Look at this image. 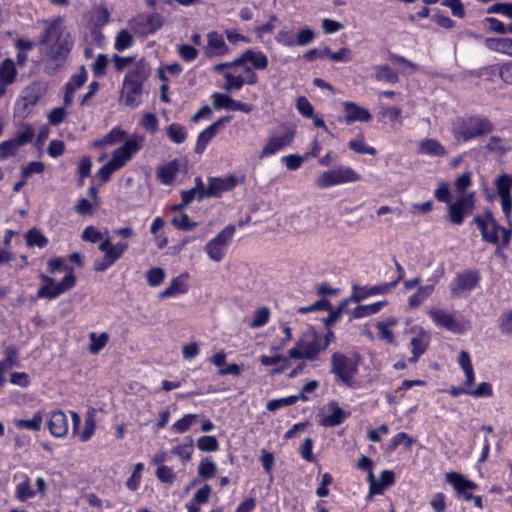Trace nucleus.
<instances>
[{
	"instance_id": "obj_1",
	"label": "nucleus",
	"mask_w": 512,
	"mask_h": 512,
	"mask_svg": "<svg viewBox=\"0 0 512 512\" xmlns=\"http://www.w3.org/2000/svg\"><path fill=\"white\" fill-rule=\"evenodd\" d=\"M40 45L44 56V71L53 75L64 66L74 46V38L61 17L47 24Z\"/></svg>"
},
{
	"instance_id": "obj_2",
	"label": "nucleus",
	"mask_w": 512,
	"mask_h": 512,
	"mask_svg": "<svg viewBox=\"0 0 512 512\" xmlns=\"http://www.w3.org/2000/svg\"><path fill=\"white\" fill-rule=\"evenodd\" d=\"M47 265L51 273H55L61 270L66 272V275L62 281L58 283H56L55 279L50 276L41 275V279L44 284L38 289L37 296L48 299H55L75 285L76 276L74 274L73 268L65 266L62 258L50 259Z\"/></svg>"
},
{
	"instance_id": "obj_3",
	"label": "nucleus",
	"mask_w": 512,
	"mask_h": 512,
	"mask_svg": "<svg viewBox=\"0 0 512 512\" xmlns=\"http://www.w3.org/2000/svg\"><path fill=\"white\" fill-rule=\"evenodd\" d=\"M326 350V341L319 338V333L314 330L302 334L295 346L288 351L292 359H305L315 361L321 352Z\"/></svg>"
},
{
	"instance_id": "obj_4",
	"label": "nucleus",
	"mask_w": 512,
	"mask_h": 512,
	"mask_svg": "<svg viewBox=\"0 0 512 512\" xmlns=\"http://www.w3.org/2000/svg\"><path fill=\"white\" fill-rule=\"evenodd\" d=\"M493 129V124L487 118L471 116L458 119L453 124L452 131L456 139L466 142L473 138L489 134Z\"/></svg>"
},
{
	"instance_id": "obj_5",
	"label": "nucleus",
	"mask_w": 512,
	"mask_h": 512,
	"mask_svg": "<svg viewBox=\"0 0 512 512\" xmlns=\"http://www.w3.org/2000/svg\"><path fill=\"white\" fill-rule=\"evenodd\" d=\"M473 221L476 223L478 229L480 230L484 241L496 244L498 242L497 232L500 230L502 233L503 245H508L510 240V232L507 229L500 228L497 225L490 211L485 212L483 216H476Z\"/></svg>"
},
{
	"instance_id": "obj_6",
	"label": "nucleus",
	"mask_w": 512,
	"mask_h": 512,
	"mask_svg": "<svg viewBox=\"0 0 512 512\" xmlns=\"http://www.w3.org/2000/svg\"><path fill=\"white\" fill-rule=\"evenodd\" d=\"M358 371V363L340 352L331 356V372L346 386L354 384V376Z\"/></svg>"
},
{
	"instance_id": "obj_7",
	"label": "nucleus",
	"mask_w": 512,
	"mask_h": 512,
	"mask_svg": "<svg viewBox=\"0 0 512 512\" xmlns=\"http://www.w3.org/2000/svg\"><path fill=\"white\" fill-rule=\"evenodd\" d=\"M358 180H360V176L352 168L340 166L321 173L315 183L317 187L323 189Z\"/></svg>"
},
{
	"instance_id": "obj_8",
	"label": "nucleus",
	"mask_w": 512,
	"mask_h": 512,
	"mask_svg": "<svg viewBox=\"0 0 512 512\" xmlns=\"http://www.w3.org/2000/svg\"><path fill=\"white\" fill-rule=\"evenodd\" d=\"M235 233V227H225L216 237L208 241L204 249L208 257L214 262H220L225 256V251Z\"/></svg>"
},
{
	"instance_id": "obj_9",
	"label": "nucleus",
	"mask_w": 512,
	"mask_h": 512,
	"mask_svg": "<svg viewBox=\"0 0 512 512\" xmlns=\"http://www.w3.org/2000/svg\"><path fill=\"white\" fill-rule=\"evenodd\" d=\"M143 136L133 135L121 147L113 152L110 162L122 168L132 155L141 148L143 144Z\"/></svg>"
},
{
	"instance_id": "obj_10",
	"label": "nucleus",
	"mask_w": 512,
	"mask_h": 512,
	"mask_svg": "<svg viewBox=\"0 0 512 512\" xmlns=\"http://www.w3.org/2000/svg\"><path fill=\"white\" fill-rule=\"evenodd\" d=\"M474 209L473 195L467 194L459 197L454 203H451L448 208V217L452 224L460 225L463 222L464 216L469 214Z\"/></svg>"
},
{
	"instance_id": "obj_11",
	"label": "nucleus",
	"mask_w": 512,
	"mask_h": 512,
	"mask_svg": "<svg viewBox=\"0 0 512 512\" xmlns=\"http://www.w3.org/2000/svg\"><path fill=\"white\" fill-rule=\"evenodd\" d=\"M480 277L476 271H466L459 274L451 288V294L454 297L469 293L479 283Z\"/></svg>"
},
{
	"instance_id": "obj_12",
	"label": "nucleus",
	"mask_w": 512,
	"mask_h": 512,
	"mask_svg": "<svg viewBox=\"0 0 512 512\" xmlns=\"http://www.w3.org/2000/svg\"><path fill=\"white\" fill-rule=\"evenodd\" d=\"M237 179L235 176L229 175L223 178L210 179L206 190L202 189L200 197H217L225 191L233 189L237 185Z\"/></svg>"
},
{
	"instance_id": "obj_13",
	"label": "nucleus",
	"mask_w": 512,
	"mask_h": 512,
	"mask_svg": "<svg viewBox=\"0 0 512 512\" xmlns=\"http://www.w3.org/2000/svg\"><path fill=\"white\" fill-rule=\"evenodd\" d=\"M432 320L439 326L446 328L452 332H461L463 330L462 325L451 315L450 313L432 308L428 312Z\"/></svg>"
},
{
	"instance_id": "obj_14",
	"label": "nucleus",
	"mask_w": 512,
	"mask_h": 512,
	"mask_svg": "<svg viewBox=\"0 0 512 512\" xmlns=\"http://www.w3.org/2000/svg\"><path fill=\"white\" fill-rule=\"evenodd\" d=\"M293 139L292 133H285L281 136H272L268 139L267 143L263 146L259 153V158L263 159L270 155L275 154L279 150L288 146Z\"/></svg>"
},
{
	"instance_id": "obj_15",
	"label": "nucleus",
	"mask_w": 512,
	"mask_h": 512,
	"mask_svg": "<svg viewBox=\"0 0 512 512\" xmlns=\"http://www.w3.org/2000/svg\"><path fill=\"white\" fill-rule=\"evenodd\" d=\"M343 110L345 112V122L347 124H351L355 121L369 122L372 119V115L367 109L358 106L354 102H344Z\"/></svg>"
},
{
	"instance_id": "obj_16",
	"label": "nucleus",
	"mask_w": 512,
	"mask_h": 512,
	"mask_svg": "<svg viewBox=\"0 0 512 512\" xmlns=\"http://www.w3.org/2000/svg\"><path fill=\"white\" fill-rule=\"evenodd\" d=\"M87 80V71L84 66H81L79 72L73 75L70 81L65 86L64 103L70 105L73 101L74 93L77 89L82 87Z\"/></svg>"
},
{
	"instance_id": "obj_17",
	"label": "nucleus",
	"mask_w": 512,
	"mask_h": 512,
	"mask_svg": "<svg viewBox=\"0 0 512 512\" xmlns=\"http://www.w3.org/2000/svg\"><path fill=\"white\" fill-rule=\"evenodd\" d=\"M417 153L443 158L447 155V150L438 140L427 138L419 142Z\"/></svg>"
},
{
	"instance_id": "obj_18",
	"label": "nucleus",
	"mask_w": 512,
	"mask_h": 512,
	"mask_svg": "<svg viewBox=\"0 0 512 512\" xmlns=\"http://www.w3.org/2000/svg\"><path fill=\"white\" fill-rule=\"evenodd\" d=\"M48 429L55 437H63L68 432L67 417L64 412L57 410L51 414Z\"/></svg>"
},
{
	"instance_id": "obj_19",
	"label": "nucleus",
	"mask_w": 512,
	"mask_h": 512,
	"mask_svg": "<svg viewBox=\"0 0 512 512\" xmlns=\"http://www.w3.org/2000/svg\"><path fill=\"white\" fill-rule=\"evenodd\" d=\"M208 45L205 48V55L207 57L221 56L228 52V47L222 37L217 32L208 34Z\"/></svg>"
},
{
	"instance_id": "obj_20",
	"label": "nucleus",
	"mask_w": 512,
	"mask_h": 512,
	"mask_svg": "<svg viewBox=\"0 0 512 512\" xmlns=\"http://www.w3.org/2000/svg\"><path fill=\"white\" fill-rule=\"evenodd\" d=\"M142 91V85L138 82H129L124 80L122 93L125 96V104L130 107H136L139 104V98Z\"/></svg>"
},
{
	"instance_id": "obj_21",
	"label": "nucleus",
	"mask_w": 512,
	"mask_h": 512,
	"mask_svg": "<svg viewBox=\"0 0 512 512\" xmlns=\"http://www.w3.org/2000/svg\"><path fill=\"white\" fill-rule=\"evenodd\" d=\"M328 408L332 411V413L323 417V419L320 421V424L326 427H335L340 425L346 418L347 413L334 401L328 404Z\"/></svg>"
},
{
	"instance_id": "obj_22",
	"label": "nucleus",
	"mask_w": 512,
	"mask_h": 512,
	"mask_svg": "<svg viewBox=\"0 0 512 512\" xmlns=\"http://www.w3.org/2000/svg\"><path fill=\"white\" fill-rule=\"evenodd\" d=\"M246 62H251L255 69L263 70L268 66L267 57L261 52L246 50L239 58V66Z\"/></svg>"
},
{
	"instance_id": "obj_23",
	"label": "nucleus",
	"mask_w": 512,
	"mask_h": 512,
	"mask_svg": "<svg viewBox=\"0 0 512 512\" xmlns=\"http://www.w3.org/2000/svg\"><path fill=\"white\" fill-rule=\"evenodd\" d=\"M428 344L429 335L425 333L423 330H420L419 333L416 336H414L410 341L413 357L410 358L409 361L416 362L420 355H422L426 351Z\"/></svg>"
},
{
	"instance_id": "obj_24",
	"label": "nucleus",
	"mask_w": 512,
	"mask_h": 512,
	"mask_svg": "<svg viewBox=\"0 0 512 512\" xmlns=\"http://www.w3.org/2000/svg\"><path fill=\"white\" fill-rule=\"evenodd\" d=\"M187 275H180L174 278L168 285L166 289H164L160 294V298H169L172 296H176L179 294H184L187 292V285L185 282Z\"/></svg>"
},
{
	"instance_id": "obj_25",
	"label": "nucleus",
	"mask_w": 512,
	"mask_h": 512,
	"mask_svg": "<svg viewBox=\"0 0 512 512\" xmlns=\"http://www.w3.org/2000/svg\"><path fill=\"white\" fill-rule=\"evenodd\" d=\"M485 45L492 51L512 56V38H488Z\"/></svg>"
},
{
	"instance_id": "obj_26",
	"label": "nucleus",
	"mask_w": 512,
	"mask_h": 512,
	"mask_svg": "<svg viewBox=\"0 0 512 512\" xmlns=\"http://www.w3.org/2000/svg\"><path fill=\"white\" fill-rule=\"evenodd\" d=\"M446 480L450 483L455 490L458 492H464L466 490H472L476 487V484L466 478H464L461 474L456 472H450L446 474Z\"/></svg>"
},
{
	"instance_id": "obj_27",
	"label": "nucleus",
	"mask_w": 512,
	"mask_h": 512,
	"mask_svg": "<svg viewBox=\"0 0 512 512\" xmlns=\"http://www.w3.org/2000/svg\"><path fill=\"white\" fill-rule=\"evenodd\" d=\"M179 169V163L177 160L168 162L167 164L160 166L157 169V175L163 184H171L175 175Z\"/></svg>"
},
{
	"instance_id": "obj_28",
	"label": "nucleus",
	"mask_w": 512,
	"mask_h": 512,
	"mask_svg": "<svg viewBox=\"0 0 512 512\" xmlns=\"http://www.w3.org/2000/svg\"><path fill=\"white\" fill-rule=\"evenodd\" d=\"M149 75V68L144 60H140L136 63L134 68L126 75L125 80L129 82H138L142 85L143 81Z\"/></svg>"
},
{
	"instance_id": "obj_29",
	"label": "nucleus",
	"mask_w": 512,
	"mask_h": 512,
	"mask_svg": "<svg viewBox=\"0 0 512 512\" xmlns=\"http://www.w3.org/2000/svg\"><path fill=\"white\" fill-rule=\"evenodd\" d=\"M89 345L88 351L92 355H97L108 343L109 334L106 332H102L100 334H96L95 332L89 333Z\"/></svg>"
},
{
	"instance_id": "obj_30",
	"label": "nucleus",
	"mask_w": 512,
	"mask_h": 512,
	"mask_svg": "<svg viewBox=\"0 0 512 512\" xmlns=\"http://www.w3.org/2000/svg\"><path fill=\"white\" fill-rule=\"evenodd\" d=\"M16 68L13 60L5 59L0 65V81L4 84H11L16 77Z\"/></svg>"
},
{
	"instance_id": "obj_31",
	"label": "nucleus",
	"mask_w": 512,
	"mask_h": 512,
	"mask_svg": "<svg viewBox=\"0 0 512 512\" xmlns=\"http://www.w3.org/2000/svg\"><path fill=\"white\" fill-rule=\"evenodd\" d=\"M395 318H389L386 321L378 322L376 324V328L379 331V338L382 340L387 341L388 343H392L394 339V335L392 331L389 329L391 326H394L396 324Z\"/></svg>"
},
{
	"instance_id": "obj_32",
	"label": "nucleus",
	"mask_w": 512,
	"mask_h": 512,
	"mask_svg": "<svg viewBox=\"0 0 512 512\" xmlns=\"http://www.w3.org/2000/svg\"><path fill=\"white\" fill-rule=\"evenodd\" d=\"M270 310L267 307H260L253 312V318L249 324L251 328H260L270 319Z\"/></svg>"
},
{
	"instance_id": "obj_33",
	"label": "nucleus",
	"mask_w": 512,
	"mask_h": 512,
	"mask_svg": "<svg viewBox=\"0 0 512 512\" xmlns=\"http://www.w3.org/2000/svg\"><path fill=\"white\" fill-rule=\"evenodd\" d=\"M42 420H43V416H42V413L39 411L30 420H25V419L16 420L15 425L18 428H24V429L32 430V431H39L41 429Z\"/></svg>"
},
{
	"instance_id": "obj_34",
	"label": "nucleus",
	"mask_w": 512,
	"mask_h": 512,
	"mask_svg": "<svg viewBox=\"0 0 512 512\" xmlns=\"http://www.w3.org/2000/svg\"><path fill=\"white\" fill-rule=\"evenodd\" d=\"M349 147L353 151L360 153V154H369L374 155L376 154V149L373 147H367L365 145V139L362 134H359L356 138L352 139L349 142Z\"/></svg>"
},
{
	"instance_id": "obj_35",
	"label": "nucleus",
	"mask_w": 512,
	"mask_h": 512,
	"mask_svg": "<svg viewBox=\"0 0 512 512\" xmlns=\"http://www.w3.org/2000/svg\"><path fill=\"white\" fill-rule=\"evenodd\" d=\"M298 399L306 400V396L303 393H301L298 396H289L285 398L274 399L268 402L267 409L269 411H275L281 406L293 405L294 403H296Z\"/></svg>"
},
{
	"instance_id": "obj_36",
	"label": "nucleus",
	"mask_w": 512,
	"mask_h": 512,
	"mask_svg": "<svg viewBox=\"0 0 512 512\" xmlns=\"http://www.w3.org/2000/svg\"><path fill=\"white\" fill-rule=\"evenodd\" d=\"M26 244L29 247H44L47 244V238L38 229H30L25 236Z\"/></svg>"
},
{
	"instance_id": "obj_37",
	"label": "nucleus",
	"mask_w": 512,
	"mask_h": 512,
	"mask_svg": "<svg viewBox=\"0 0 512 512\" xmlns=\"http://www.w3.org/2000/svg\"><path fill=\"white\" fill-rule=\"evenodd\" d=\"M225 78V90L227 92H231L233 90H240L245 84V79L243 76H234L232 73L226 72L224 74Z\"/></svg>"
},
{
	"instance_id": "obj_38",
	"label": "nucleus",
	"mask_w": 512,
	"mask_h": 512,
	"mask_svg": "<svg viewBox=\"0 0 512 512\" xmlns=\"http://www.w3.org/2000/svg\"><path fill=\"white\" fill-rule=\"evenodd\" d=\"M171 224L179 230L190 231L197 226L196 222H192L187 214H180L174 216L171 220Z\"/></svg>"
},
{
	"instance_id": "obj_39",
	"label": "nucleus",
	"mask_w": 512,
	"mask_h": 512,
	"mask_svg": "<svg viewBox=\"0 0 512 512\" xmlns=\"http://www.w3.org/2000/svg\"><path fill=\"white\" fill-rule=\"evenodd\" d=\"M433 285L422 286L418 291L409 299V305L416 307L420 305L433 291Z\"/></svg>"
},
{
	"instance_id": "obj_40",
	"label": "nucleus",
	"mask_w": 512,
	"mask_h": 512,
	"mask_svg": "<svg viewBox=\"0 0 512 512\" xmlns=\"http://www.w3.org/2000/svg\"><path fill=\"white\" fill-rule=\"evenodd\" d=\"M382 306L381 302L373 303L370 305H361L353 310L352 316L354 318H362L368 315L377 313Z\"/></svg>"
},
{
	"instance_id": "obj_41",
	"label": "nucleus",
	"mask_w": 512,
	"mask_h": 512,
	"mask_svg": "<svg viewBox=\"0 0 512 512\" xmlns=\"http://www.w3.org/2000/svg\"><path fill=\"white\" fill-rule=\"evenodd\" d=\"M34 136V129L29 125H24L21 129L17 131L15 136L13 137L14 141L20 147L32 140Z\"/></svg>"
},
{
	"instance_id": "obj_42",
	"label": "nucleus",
	"mask_w": 512,
	"mask_h": 512,
	"mask_svg": "<svg viewBox=\"0 0 512 512\" xmlns=\"http://www.w3.org/2000/svg\"><path fill=\"white\" fill-rule=\"evenodd\" d=\"M376 79L379 81L397 82L398 74L389 66L383 65L376 68Z\"/></svg>"
},
{
	"instance_id": "obj_43",
	"label": "nucleus",
	"mask_w": 512,
	"mask_h": 512,
	"mask_svg": "<svg viewBox=\"0 0 512 512\" xmlns=\"http://www.w3.org/2000/svg\"><path fill=\"white\" fill-rule=\"evenodd\" d=\"M215 134L216 133L213 131V128L207 127L205 130H203L198 136L195 152L201 154L205 150V147L209 141L215 136Z\"/></svg>"
},
{
	"instance_id": "obj_44",
	"label": "nucleus",
	"mask_w": 512,
	"mask_h": 512,
	"mask_svg": "<svg viewBox=\"0 0 512 512\" xmlns=\"http://www.w3.org/2000/svg\"><path fill=\"white\" fill-rule=\"evenodd\" d=\"M133 36L125 29L120 30L117 34L115 41V48L118 51H122L133 44Z\"/></svg>"
},
{
	"instance_id": "obj_45",
	"label": "nucleus",
	"mask_w": 512,
	"mask_h": 512,
	"mask_svg": "<svg viewBox=\"0 0 512 512\" xmlns=\"http://www.w3.org/2000/svg\"><path fill=\"white\" fill-rule=\"evenodd\" d=\"M168 137L175 143L180 144L186 139V132L183 126L179 124H171L167 128Z\"/></svg>"
},
{
	"instance_id": "obj_46",
	"label": "nucleus",
	"mask_w": 512,
	"mask_h": 512,
	"mask_svg": "<svg viewBox=\"0 0 512 512\" xmlns=\"http://www.w3.org/2000/svg\"><path fill=\"white\" fill-rule=\"evenodd\" d=\"M146 278L150 286H158L163 282L165 272L160 267H153L146 272Z\"/></svg>"
},
{
	"instance_id": "obj_47",
	"label": "nucleus",
	"mask_w": 512,
	"mask_h": 512,
	"mask_svg": "<svg viewBox=\"0 0 512 512\" xmlns=\"http://www.w3.org/2000/svg\"><path fill=\"white\" fill-rule=\"evenodd\" d=\"M197 446L201 451L213 452L218 449V441L214 436H202L197 440Z\"/></svg>"
},
{
	"instance_id": "obj_48",
	"label": "nucleus",
	"mask_w": 512,
	"mask_h": 512,
	"mask_svg": "<svg viewBox=\"0 0 512 512\" xmlns=\"http://www.w3.org/2000/svg\"><path fill=\"white\" fill-rule=\"evenodd\" d=\"M35 492L31 489L29 479L19 483L16 487V497L25 502L27 499L34 497Z\"/></svg>"
},
{
	"instance_id": "obj_49",
	"label": "nucleus",
	"mask_w": 512,
	"mask_h": 512,
	"mask_svg": "<svg viewBox=\"0 0 512 512\" xmlns=\"http://www.w3.org/2000/svg\"><path fill=\"white\" fill-rule=\"evenodd\" d=\"M296 108L298 112L305 118H313L314 117V109L308 99L304 96H301L296 101Z\"/></svg>"
},
{
	"instance_id": "obj_50",
	"label": "nucleus",
	"mask_w": 512,
	"mask_h": 512,
	"mask_svg": "<svg viewBox=\"0 0 512 512\" xmlns=\"http://www.w3.org/2000/svg\"><path fill=\"white\" fill-rule=\"evenodd\" d=\"M496 188L500 198L511 196V179L507 175H502L496 180Z\"/></svg>"
},
{
	"instance_id": "obj_51",
	"label": "nucleus",
	"mask_w": 512,
	"mask_h": 512,
	"mask_svg": "<svg viewBox=\"0 0 512 512\" xmlns=\"http://www.w3.org/2000/svg\"><path fill=\"white\" fill-rule=\"evenodd\" d=\"M212 103L215 109H230L233 99L226 94L214 93Z\"/></svg>"
},
{
	"instance_id": "obj_52",
	"label": "nucleus",
	"mask_w": 512,
	"mask_h": 512,
	"mask_svg": "<svg viewBox=\"0 0 512 512\" xmlns=\"http://www.w3.org/2000/svg\"><path fill=\"white\" fill-rule=\"evenodd\" d=\"M216 471V464L209 459H203L199 464L198 473L202 478H210L216 473Z\"/></svg>"
},
{
	"instance_id": "obj_53",
	"label": "nucleus",
	"mask_w": 512,
	"mask_h": 512,
	"mask_svg": "<svg viewBox=\"0 0 512 512\" xmlns=\"http://www.w3.org/2000/svg\"><path fill=\"white\" fill-rule=\"evenodd\" d=\"M44 164L42 162L33 161L28 163L22 168L21 177L24 179L29 178L32 174H41L44 171Z\"/></svg>"
},
{
	"instance_id": "obj_54",
	"label": "nucleus",
	"mask_w": 512,
	"mask_h": 512,
	"mask_svg": "<svg viewBox=\"0 0 512 512\" xmlns=\"http://www.w3.org/2000/svg\"><path fill=\"white\" fill-rule=\"evenodd\" d=\"M18 148L19 146L13 138L0 143V158L4 159L9 156H13Z\"/></svg>"
},
{
	"instance_id": "obj_55",
	"label": "nucleus",
	"mask_w": 512,
	"mask_h": 512,
	"mask_svg": "<svg viewBox=\"0 0 512 512\" xmlns=\"http://www.w3.org/2000/svg\"><path fill=\"white\" fill-rule=\"evenodd\" d=\"M196 418H197V415H195V414H187L183 418H181L180 420L175 422L173 425V428L177 432L183 433L191 427V425L196 420Z\"/></svg>"
},
{
	"instance_id": "obj_56",
	"label": "nucleus",
	"mask_w": 512,
	"mask_h": 512,
	"mask_svg": "<svg viewBox=\"0 0 512 512\" xmlns=\"http://www.w3.org/2000/svg\"><path fill=\"white\" fill-rule=\"evenodd\" d=\"M143 470V464L142 463H137L134 467V470H133V473L132 475L129 477V479L127 480V487L130 489V490H136L138 485H139V482H140V477H141V472Z\"/></svg>"
},
{
	"instance_id": "obj_57",
	"label": "nucleus",
	"mask_w": 512,
	"mask_h": 512,
	"mask_svg": "<svg viewBox=\"0 0 512 512\" xmlns=\"http://www.w3.org/2000/svg\"><path fill=\"white\" fill-rule=\"evenodd\" d=\"M402 442L405 444V447L409 449L413 444V439L404 432L398 433L391 439L390 450H395L396 447Z\"/></svg>"
},
{
	"instance_id": "obj_58",
	"label": "nucleus",
	"mask_w": 512,
	"mask_h": 512,
	"mask_svg": "<svg viewBox=\"0 0 512 512\" xmlns=\"http://www.w3.org/2000/svg\"><path fill=\"white\" fill-rule=\"evenodd\" d=\"M82 238L84 241L96 243L102 240V233L97 228L88 226L83 231Z\"/></svg>"
},
{
	"instance_id": "obj_59",
	"label": "nucleus",
	"mask_w": 512,
	"mask_h": 512,
	"mask_svg": "<svg viewBox=\"0 0 512 512\" xmlns=\"http://www.w3.org/2000/svg\"><path fill=\"white\" fill-rule=\"evenodd\" d=\"M67 112L63 107H56L48 114L49 123L52 125H58L65 120Z\"/></svg>"
},
{
	"instance_id": "obj_60",
	"label": "nucleus",
	"mask_w": 512,
	"mask_h": 512,
	"mask_svg": "<svg viewBox=\"0 0 512 512\" xmlns=\"http://www.w3.org/2000/svg\"><path fill=\"white\" fill-rule=\"evenodd\" d=\"M402 111L400 108L395 106L382 108L379 115L383 118H388L391 122H397L401 118Z\"/></svg>"
},
{
	"instance_id": "obj_61",
	"label": "nucleus",
	"mask_w": 512,
	"mask_h": 512,
	"mask_svg": "<svg viewBox=\"0 0 512 512\" xmlns=\"http://www.w3.org/2000/svg\"><path fill=\"white\" fill-rule=\"evenodd\" d=\"M92 167V160L89 156H83L80 159L79 166H78V175L80 178V182L83 178L88 177L90 174V170Z\"/></svg>"
},
{
	"instance_id": "obj_62",
	"label": "nucleus",
	"mask_w": 512,
	"mask_h": 512,
	"mask_svg": "<svg viewBox=\"0 0 512 512\" xmlns=\"http://www.w3.org/2000/svg\"><path fill=\"white\" fill-rule=\"evenodd\" d=\"M181 353L184 359H194L199 354V344L191 342L182 346Z\"/></svg>"
},
{
	"instance_id": "obj_63",
	"label": "nucleus",
	"mask_w": 512,
	"mask_h": 512,
	"mask_svg": "<svg viewBox=\"0 0 512 512\" xmlns=\"http://www.w3.org/2000/svg\"><path fill=\"white\" fill-rule=\"evenodd\" d=\"M156 476L163 483H172L175 477L172 469L164 465L158 467Z\"/></svg>"
},
{
	"instance_id": "obj_64",
	"label": "nucleus",
	"mask_w": 512,
	"mask_h": 512,
	"mask_svg": "<svg viewBox=\"0 0 512 512\" xmlns=\"http://www.w3.org/2000/svg\"><path fill=\"white\" fill-rule=\"evenodd\" d=\"M142 126L153 133L157 130L158 127V119L153 113H146L141 121Z\"/></svg>"
}]
</instances>
